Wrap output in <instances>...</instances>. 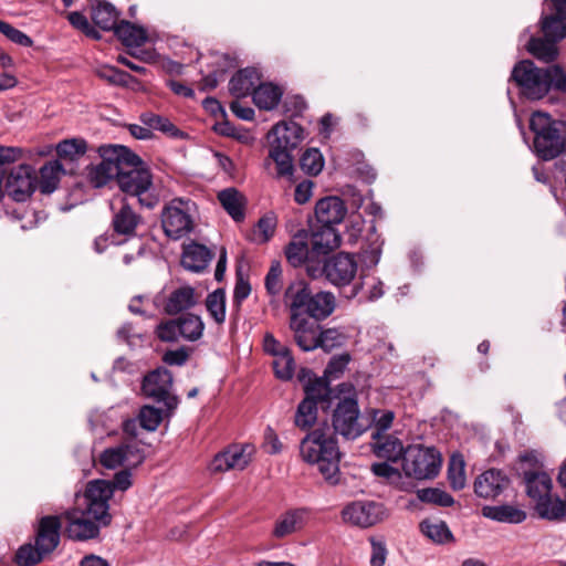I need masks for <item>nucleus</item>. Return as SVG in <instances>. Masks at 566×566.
I'll return each instance as SVG.
<instances>
[{"label": "nucleus", "instance_id": "obj_1", "mask_svg": "<svg viewBox=\"0 0 566 566\" xmlns=\"http://www.w3.org/2000/svg\"><path fill=\"white\" fill-rule=\"evenodd\" d=\"M112 491L104 482H88L83 500L84 506H75L63 513L65 533L74 541H88L99 535L101 528L112 522L109 500Z\"/></svg>", "mask_w": 566, "mask_h": 566}, {"label": "nucleus", "instance_id": "obj_2", "mask_svg": "<svg viewBox=\"0 0 566 566\" xmlns=\"http://www.w3.org/2000/svg\"><path fill=\"white\" fill-rule=\"evenodd\" d=\"M510 80L531 101L542 99L551 91L566 93V71L559 64L538 67L533 61L523 60L514 65Z\"/></svg>", "mask_w": 566, "mask_h": 566}, {"label": "nucleus", "instance_id": "obj_3", "mask_svg": "<svg viewBox=\"0 0 566 566\" xmlns=\"http://www.w3.org/2000/svg\"><path fill=\"white\" fill-rule=\"evenodd\" d=\"M300 454L304 462L317 467L328 484L339 483L340 452L337 440L328 432V429L317 428L307 433L300 443Z\"/></svg>", "mask_w": 566, "mask_h": 566}, {"label": "nucleus", "instance_id": "obj_4", "mask_svg": "<svg viewBox=\"0 0 566 566\" xmlns=\"http://www.w3.org/2000/svg\"><path fill=\"white\" fill-rule=\"evenodd\" d=\"M534 133V149L543 160H552L566 149L565 124L553 119L549 114L534 112L530 118Z\"/></svg>", "mask_w": 566, "mask_h": 566}, {"label": "nucleus", "instance_id": "obj_5", "mask_svg": "<svg viewBox=\"0 0 566 566\" xmlns=\"http://www.w3.org/2000/svg\"><path fill=\"white\" fill-rule=\"evenodd\" d=\"M122 157L120 171L117 176V184L123 192L132 197H137L138 202L147 208H153L155 201L153 198L143 197L150 188L151 174L144 165L143 160L130 149L125 147Z\"/></svg>", "mask_w": 566, "mask_h": 566}, {"label": "nucleus", "instance_id": "obj_6", "mask_svg": "<svg viewBox=\"0 0 566 566\" xmlns=\"http://www.w3.org/2000/svg\"><path fill=\"white\" fill-rule=\"evenodd\" d=\"M358 263L355 255L348 252H338L324 260L319 266L310 262L306 266V273L312 279L325 277V280L336 287L348 286L356 277Z\"/></svg>", "mask_w": 566, "mask_h": 566}, {"label": "nucleus", "instance_id": "obj_7", "mask_svg": "<svg viewBox=\"0 0 566 566\" xmlns=\"http://www.w3.org/2000/svg\"><path fill=\"white\" fill-rule=\"evenodd\" d=\"M196 203L190 199L174 198L165 205L161 211V227L165 234L179 240L189 234L195 228Z\"/></svg>", "mask_w": 566, "mask_h": 566}, {"label": "nucleus", "instance_id": "obj_8", "mask_svg": "<svg viewBox=\"0 0 566 566\" xmlns=\"http://www.w3.org/2000/svg\"><path fill=\"white\" fill-rule=\"evenodd\" d=\"M442 464L440 452L433 447L408 446L402 457V471L408 478L429 480L438 475Z\"/></svg>", "mask_w": 566, "mask_h": 566}, {"label": "nucleus", "instance_id": "obj_9", "mask_svg": "<svg viewBox=\"0 0 566 566\" xmlns=\"http://www.w3.org/2000/svg\"><path fill=\"white\" fill-rule=\"evenodd\" d=\"M172 384V374L165 367H158L147 373L142 382L143 394L156 402H163L168 417L175 412L179 405V398L171 394Z\"/></svg>", "mask_w": 566, "mask_h": 566}, {"label": "nucleus", "instance_id": "obj_10", "mask_svg": "<svg viewBox=\"0 0 566 566\" xmlns=\"http://www.w3.org/2000/svg\"><path fill=\"white\" fill-rule=\"evenodd\" d=\"M333 428L335 433L347 440L358 438L369 428V423L359 415L356 398L345 397L339 400L333 413Z\"/></svg>", "mask_w": 566, "mask_h": 566}, {"label": "nucleus", "instance_id": "obj_11", "mask_svg": "<svg viewBox=\"0 0 566 566\" xmlns=\"http://www.w3.org/2000/svg\"><path fill=\"white\" fill-rule=\"evenodd\" d=\"M145 451L137 441H125L105 449L99 454V463L106 469L114 470L120 465L136 468L145 460Z\"/></svg>", "mask_w": 566, "mask_h": 566}, {"label": "nucleus", "instance_id": "obj_12", "mask_svg": "<svg viewBox=\"0 0 566 566\" xmlns=\"http://www.w3.org/2000/svg\"><path fill=\"white\" fill-rule=\"evenodd\" d=\"M36 187V175L31 165L21 164L10 170L3 188L4 193L18 202L27 201Z\"/></svg>", "mask_w": 566, "mask_h": 566}, {"label": "nucleus", "instance_id": "obj_13", "mask_svg": "<svg viewBox=\"0 0 566 566\" xmlns=\"http://www.w3.org/2000/svg\"><path fill=\"white\" fill-rule=\"evenodd\" d=\"M125 146L111 145L101 147L102 161L93 167L88 174L91 182L96 188L105 186L111 179L116 178L120 171L122 157Z\"/></svg>", "mask_w": 566, "mask_h": 566}, {"label": "nucleus", "instance_id": "obj_14", "mask_svg": "<svg viewBox=\"0 0 566 566\" xmlns=\"http://www.w3.org/2000/svg\"><path fill=\"white\" fill-rule=\"evenodd\" d=\"M386 516V510L381 503L371 501H355L344 507L342 517L345 522L359 527H369Z\"/></svg>", "mask_w": 566, "mask_h": 566}, {"label": "nucleus", "instance_id": "obj_15", "mask_svg": "<svg viewBox=\"0 0 566 566\" xmlns=\"http://www.w3.org/2000/svg\"><path fill=\"white\" fill-rule=\"evenodd\" d=\"M541 29L544 36L557 42L566 38V0H545Z\"/></svg>", "mask_w": 566, "mask_h": 566}, {"label": "nucleus", "instance_id": "obj_16", "mask_svg": "<svg viewBox=\"0 0 566 566\" xmlns=\"http://www.w3.org/2000/svg\"><path fill=\"white\" fill-rule=\"evenodd\" d=\"M290 328L297 346L304 352L317 348L319 325L311 321L306 315H293L290 317Z\"/></svg>", "mask_w": 566, "mask_h": 566}, {"label": "nucleus", "instance_id": "obj_17", "mask_svg": "<svg viewBox=\"0 0 566 566\" xmlns=\"http://www.w3.org/2000/svg\"><path fill=\"white\" fill-rule=\"evenodd\" d=\"M61 518L62 516L48 515L41 517L39 521L35 545L46 555L51 554L60 543Z\"/></svg>", "mask_w": 566, "mask_h": 566}, {"label": "nucleus", "instance_id": "obj_18", "mask_svg": "<svg viewBox=\"0 0 566 566\" xmlns=\"http://www.w3.org/2000/svg\"><path fill=\"white\" fill-rule=\"evenodd\" d=\"M510 484L507 475L497 469H490L481 473L474 481V492L479 497L494 499Z\"/></svg>", "mask_w": 566, "mask_h": 566}, {"label": "nucleus", "instance_id": "obj_19", "mask_svg": "<svg viewBox=\"0 0 566 566\" xmlns=\"http://www.w3.org/2000/svg\"><path fill=\"white\" fill-rule=\"evenodd\" d=\"M347 213L345 202L336 196L319 199L315 205L317 226H331L340 223Z\"/></svg>", "mask_w": 566, "mask_h": 566}, {"label": "nucleus", "instance_id": "obj_20", "mask_svg": "<svg viewBox=\"0 0 566 566\" xmlns=\"http://www.w3.org/2000/svg\"><path fill=\"white\" fill-rule=\"evenodd\" d=\"M311 252L317 255H326L340 247L342 237L331 226H316L311 234Z\"/></svg>", "mask_w": 566, "mask_h": 566}, {"label": "nucleus", "instance_id": "obj_21", "mask_svg": "<svg viewBox=\"0 0 566 566\" xmlns=\"http://www.w3.org/2000/svg\"><path fill=\"white\" fill-rule=\"evenodd\" d=\"M270 145L295 149L303 139L302 127L294 122H281L269 133Z\"/></svg>", "mask_w": 566, "mask_h": 566}, {"label": "nucleus", "instance_id": "obj_22", "mask_svg": "<svg viewBox=\"0 0 566 566\" xmlns=\"http://www.w3.org/2000/svg\"><path fill=\"white\" fill-rule=\"evenodd\" d=\"M312 292L310 285L304 280H296L289 284L284 292V303L290 310V317L295 315H305L303 312L306 308Z\"/></svg>", "mask_w": 566, "mask_h": 566}, {"label": "nucleus", "instance_id": "obj_23", "mask_svg": "<svg viewBox=\"0 0 566 566\" xmlns=\"http://www.w3.org/2000/svg\"><path fill=\"white\" fill-rule=\"evenodd\" d=\"M198 302L195 289L182 285L169 292L164 301V311L168 315H176L193 307Z\"/></svg>", "mask_w": 566, "mask_h": 566}, {"label": "nucleus", "instance_id": "obj_24", "mask_svg": "<svg viewBox=\"0 0 566 566\" xmlns=\"http://www.w3.org/2000/svg\"><path fill=\"white\" fill-rule=\"evenodd\" d=\"M307 511L305 509H293L281 514L273 527L272 535L275 538H284L305 525Z\"/></svg>", "mask_w": 566, "mask_h": 566}, {"label": "nucleus", "instance_id": "obj_25", "mask_svg": "<svg viewBox=\"0 0 566 566\" xmlns=\"http://www.w3.org/2000/svg\"><path fill=\"white\" fill-rule=\"evenodd\" d=\"M261 75L254 67H245L238 71L229 82L230 93L240 98L245 97L253 93L254 90L261 84Z\"/></svg>", "mask_w": 566, "mask_h": 566}, {"label": "nucleus", "instance_id": "obj_26", "mask_svg": "<svg viewBox=\"0 0 566 566\" xmlns=\"http://www.w3.org/2000/svg\"><path fill=\"white\" fill-rule=\"evenodd\" d=\"M312 254L308 248V235L305 230L298 231L285 248L286 260L294 268L313 262Z\"/></svg>", "mask_w": 566, "mask_h": 566}, {"label": "nucleus", "instance_id": "obj_27", "mask_svg": "<svg viewBox=\"0 0 566 566\" xmlns=\"http://www.w3.org/2000/svg\"><path fill=\"white\" fill-rule=\"evenodd\" d=\"M212 259L211 251L203 244L192 242L184 248L181 264L192 272L203 271Z\"/></svg>", "mask_w": 566, "mask_h": 566}, {"label": "nucleus", "instance_id": "obj_28", "mask_svg": "<svg viewBox=\"0 0 566 566\" xmlns=\"http://www.w3.org/2000/svg\"><path fill=\"white\" fill-rule=\"evenodd\" d=\"M218 200L235 222L244 220L247 199L238 189L230 187L221 190L218 193Z\"/></svg>", "mask_w": 566, "mask_h": 566}, {"label": "nucleus", "instance_id": "obj_29", "mask_svg": "<svg viewBox=\"0 0 566 566\" xmlns=\"http://www.w3.org/2000/svg\"><path fill=\"white\" fill-rule=\"evenodd\" d=\"M335 308V296L331 292H318L311 295L310 302L305 308V315L311 319H325Z\"/></svg>", "mask_w": 566, "mask_h": 566}, {"label": "nucleus", "instance_id": "obj_30", "mask_svg": "<svg viewBox=\"0 0 566 566\" xmlns=\"http://www.w3.org/2000/svg\"><path fill=\"white\" fill-rule=\"evenodd\" d=\"M524 481L526 484L527 495L536 502L551 493L552 479L543 471L524 472Z\"/></svg>", "mask_w": 566, "mask_h": 566}, {"label": "nucleus", "instance_id": "obj_31", "mask_svg": "<svg viewBox=\"0 0 566 566\" xmlns=\"http://www.w3.org/2000/svg\"><path fill=\"white\" fill-rule=\"evenodd\" d=\"M373 450L378 458L386 459L391 462L398 461L405 455L402 442L392 436H382L373 439Z\"/></svg>", "mask_w": 566, "mask_h": 566}, {"label": "nucleus", "instance_id": "obj_32", "mask_svg": "<svg viewBox=\"0 0 566 566\" xmlns=\"http://www.w3.org/2000/svg\"><path fill=\"white\" fill-rule=\"evenodd\" d=\"M419 527L421 533L436 544L444 545L454 542V536L444 521L426 518Z\"/></svg>", "mask_w": 566, "mask_h": 566}, {"label": "nucleus", "instance_id": "obj_33", "mask_svg": "<svg viewBox=\"0 0 566 566\" xmlns=\"http://www.w3.org/2000/svg\"><path fill=\"white\" fill-rule=\"evenodd\" d=\"M483 516L510 524H520L526 520V513L514 505L484 506L482 509Z\"/></svg>", "mask_w": 566, "mask_h": 566}, {"label": "nucleus", "instance_id": "obj_34", "mask_svg": "<svg viewBox=\"0 0 566 566\" xmlns=\"http://www.w3.org/2000/svg\"><path fill=\"white\" fill-rule=\"evenodd\" d=\"M139 222L140 217L133 211L128 203L124 202L122 208L114 213L112 226L117 234L133 235Z\"/></svg>", "mask_w": 566, "mask_h": 566}, {"label": "nucleus", "instance_id": "obj_35", "mask_svg": "<svg viewBox=\"0 0 566 566\" xmlns=\"http://www.w3.org/2000/svg\"><path fill=\"white\" fill-rule=\"evenodd\" d=\"M118 19L119 12L108 1H98L97 4L92 8V20L102 30H115L119 23Z\"/></svg>", "mask_w": 566, "mask_h": 566}, {"label": "nucleus", "instance_id": "obj_36", "mask_svg": "<svg viewBox=\"0 0 566 566\" xmlns=\"http://www.w3.org/2000/svg\"><path fill=\"white\" fill-rule=\"evenodd\" d=\"M283 92L280 86L272 83H261L253 92V102L260 109H274L281 98Z\"/></svg>", "mask_w": 566, "mask_h": 566}, {"label": "nucleus", "instance_id": "obj_37", "mask_svg": "<svg viewBox=\"0 0 566 566\" xmlns=\"http://www.w3.org/2000/svg\"><path fill=\"white\" fill-rule=\"evenodd\" d=\"M527 51L538 61L544 63L554 62L559 54L557 41L544 38H531L527 43Z\"/></svg>", "mask_w": 566, "mask_h": 566}, {"label": "nucleus", "instance_id": "obj_38", "mask_svg": "<svg viewBox=\"0 0 566 566\" xmlns=\"http://www.w3.org/2000/svg\"><path fill=\"white\" fill-rule=\"evenodd\" d=\"M536 511L542 518L548 521L566 520V500L552 496L551 493L536 502Z\"/></svg>", "mask_w": 566, "mask_h": 566}, {"label": "nucleus", "instance_id": "obj_39", "mask_svg": "<svg viewBox=\"0 0 566 566\" xmlns=\"http://www.w3.org/2000/svg\"><path fill=\"white\" fill-rule=\"evenodd\" d=\"M115 35L126 46H140L147 41V33L143 27L120 20L114 30Z\"/></svg>", "mask_w": 566, "mask_h": 566}, {"label": "nucleus", "instance_id": "obj_40", "mask_svg": "<svg viewBox=\"0 0 566 566\" xmlns=\"http://www.w3.org/2000/svg\"><path fill=\"white\" fill-rule=\"evenodd\" d=\"M293 149L276 147L270 145L269 158L274 161L276 166V178H286L293 182L294 166L292 161L291 151Z\"/></svg>", "mask_w": 566, "mask_h": 566}, {"label": "nucleus", "instance_id": "obj_41", "mask_svg": "<svg viewBox=\"0 0 566 566\" xmlns=\"http://www.w3.org/2000/svg\"><path fill=\"white\" fill-rule=\"evenodd\" d=\"M62 171L63 167L57 160L43 165L40 169V191L45 195L52 193L57 188Z\"/></svg>", "mask_w": 566, "mask_h": 566}, {"label": "nucleus", "instance_id": "obj_42", "mask_svg": "<svg viewBox=\"0 0 566 566\" xmlns=\"http://www.w3.org/2000/svg\"><path fill=\"white\" fill-rule=\"evenodd\" d=\"M177 319L180 329V338H184L188 342H196L201 338L205 324L200 316L195 314H187L178 317Z\"/></svg>", "mask_w": 566, "mask_h": 566}, {"label": "nucleus", "instance_id": "obj_43", "mask_svg": "<svg viewBox=\"0 0 566 566\" xmlns=\"http://www.w3.org/2000/svg\"><path fill=\"white\" fill-rule=\"evenodd\" d=\"M369 416L365 422H368L369 428L374 429L373 439L382 437L390 429L396 417L395 412L389 409H371Z\"/></svg>", "mask_w": 566, "mask_h": 566}, {"label": "nucleus", "instance_id": "obj_44", "mask_svg": "<svg viewBox=\"0 0 566 566\" xmlns=\"http://www.w3.org/2000/svg\"><path fill=\"white\" fill-rule=\"evenodd\" d=\"M206 308L216 324L222 325L226 322V292L217 289L209 293L206 298Z\"/></svg>", "mask_w": 566, "mask_h": 566}, {"label": "nucleus", "instance_id": "obj_45", "mask_svg": "<svg viewBox=\"0 0 566 566\" xmlns=\"http://www.w3.org/2000/svg\"><path fill=\"white\" fill-rule=\"evenodd\" d=\"M87 144L82 138L64 139L56 145V154L61 159L76 161L85 155Z\"/></svg>", "mask_w": 566, "mask_h": 566}, {"label": "nucleus", "instance_id": "obj_46", "mask_svg": "<svg viewBox=\"0 0 566 566\" xmlns=\"http://www.w3.org/2000/svg\"><path fill=\"white\" fill-rule=\"evenodd\" d=\"M317 419V405L316 401L303 399L297 406L295 412L294 423L302 430L310 429Z\"/></svg>", "mask_w": 566, "mask_h": 566}, {"label": "nucleus", "instance_id": "obj_47", "mask_svg": "<svg viewBox=\"0 0 566 566\" xmlns=\"http://www.w3.org/2000/svg\"><path fill=\"white\" fill-rule=\"evenodd\" d=\"M232 470H243L251 461L252 448L250 446L234 444L223 451Z\"/></svg>", "mask_w": 566, "mask_h": 566}, {"label": "nucleus", "instance_id": "obj_48", "mask_svg": "<svg viewBox=\"0 0 566 566\" xmlns=\"http://www.w3.org/2000/svg\"><path fill=\"white\" fill-rule=\"evenodd\" d=\"M464 461L461 455L453 454L449 462L448 479L454 491L462 490L465 486Z\"/></svg>", "mask_w": 566, "mask_h": 566}, {"label": "nucleus", "instance_id": "obj_49", "mask_svg": "<svg viewBox=\"0 0 566 566\" xmlns=\"http://www.w3.org/2000/svg\"><path fill=\"white\" fill-rule=\"evenodd\" d=\"M417 497L424 503H432L439 506L449 507L453 505V497L443 490L426 488L417 491Z\"/></svg>", "mask_w": 566, "mask_h": 566}, {"label": "nucleus", "instance_id": "obj_50", "mask_svg": "<svg viewBox=\"0 0 566 566\" xmlns=\"http://www.w3.org/2000/svg\"><path fill=\"white\" fill-rule=\"evenodd\" d=\"M346 335L337 328H327L321 331L318 334L317 348L324 352H331L335 348L342 347L346 343Z\"/></svg>", "mask_w": 566, "mask_h": 566}, {"label": "nucleus", "instance_id": "obj_51", "mask_svg": "<svg viewBox=\"0 0 566 566\" xmlns=\"http://www.w3.org/2000/svg\"><path fill=\"white\" fill-rule=\"evenodd\" d=\"M140 122L150 130L157 129L171 136L177 135L178 132L176 126L168 118L151 112L143 113L140 115Z\"/></svg>", "mask_w": 566, "mask_h": 566}, {"label": "nucleus", "instance_id": "obj_52", "mask_svg": "<svg viewBox=\"0 0 566 566\" xmlns=\"http://www.w3.org/2000/svg\"><path fill=\"white\" fill-rule=\"evenodd\" d=\"M45 555L38 545L24 544L15 553V563L18 566H34L42 562Z\"/></svg>", "mask_w": 566, "mask_h": 566}, {"label": "nucleus", "instance_id": "obj_53", "mask_svg": "<svg viewBox=\"0 0 566 566\" xmlns=\"http://www.w3.org/2000/svg\"><path fill=\"white\" fill-rule=\"evenodd\" d=\"M300 165L305 174L316 176L324 167V159L318 149L312 148L302 155Z\"/></svg>", "mask_w": 566, "mask_h": 566}, {"label": "nucleus", "instance_id": "obj_54", "mask_svg": "<svg viewBox=\"0 0 566 566\" xmlns=\"http://www.w3.org/2000/svg\"><path fill=\"white\" fill-rule=\"evenodd\" d=\"M276 218L274 214L269 213L259 219L254 229V241L258 243L268 242L275 232Z\"/></svg>", "mask_w": 566, "mask_h": 566}, {"label": "nucleus", "instance_id": "obj_55", "mask_svg": "<svg viewBox=\"0 0 566 566\" xmlns=\"http://www.w3.org/2000/svg\"><path fill=\"white\" fill-rule=\"evenodd\" d=\"M163 420V411L153 406H144L138 413V421L142 428L155 431Z\"/></svg>", "mask_w": 566, "mask_h": 566}, {"label": "nucleus", "instance_id": "obj_56", "mask_svg": "<svg viewBox=\"0 0 566 566\" xmlns=\"http://www.w3.org/2000/svg\"><path fill=\"white\" fill-rule=\"evenodd\" d=\"M273 368L275 376L282 380H290L295 370V361L291 355V352H286L283 355H279L273 361Z\"/></svg>", "mask_w": 566, "mask_h": 566}, {"label": "nucleus", "instance_id": "obj_57", "mask_svg": "<svg viewBox=\"0 0 566 566\" xmlns=\"http://www.w3.org/2000/svg\"><path fill=\"white\" fill-rule=\"evenodd\" d=\"M305 397L304 399H310V401L318 402L326 401L329 397V388L326 382L321 379H315L312 382H308L305 388Z\"/></svg>", "mask_w": 566, "mask_h": 566}, {"label": "nucleus", "instance_id": "obj_58", "mask_svg": "<svg viewBox=\"0 0 566 566\" xmlns=\"http://www.w3.org/2000/svg\"><path fill=\"white\" fill-rule=\"evenodd\" d=\"M178 319L161 322L156 328V335L161 342L174 343L180 338Z\"/></svg>", "mask_w": 566, "mask_h": 566}, {"label": "nucleus", "instance_id": "obj_59", "mask_svg": "<svg viewBox=\"0 0 566 566\" xmlns=\"http://www.w3.org/2000/svg\"><path fill=\"white\" fill-rule=\"evenodd\" d=\"M0 33L18 45L28 48L33 44V41L29 35L2 20H0Z\"/></svg>", "mask_w": 566, "mask_h": 566}, {"label": "nucleus", "instance_id": "obj_60", "mask_svg": "<svg viewBox=\"0 0 566 566\" xmlns=\"http://www.w3.org/2000/svg\"><path fill=\"white\" fill-rule=\"evenodd\" d=\"M369 543L371 547L369 558L370 566H385L388 557V549L385 541L378 537H370Z\"/></svg>", "mask_w": 566, "mask_h": 566}, {"label": "nucleus", "instance_id": "obj_61", "mask_svg": "<svg viewBox=\"0 0 566 566\" xmlns=\"http://www.w3.org/2000/svg\"><path fill=\"white\" fill-rule=\"evenodd\" d=\"M350 357L348 354L337 355L331 358L329 363L326 366L324 371V376L327 379H337L346 369Z\"/></svg>", "mask_w": 566, "mask_h": 566}, {"label": "nucleus", "instance_id": "obj_62", "mask_svg": "<svg viewBox=\"0 0 566 566\" xmlns=\"http://www.w3.org/2000/svg\"><path fill=\"white\" fill-rule=\"evenodd\" d=\"M282 269L279 262H273L266 276H265V289L269 294L277 295L282 289Z\"/></svg>", "mask_w": 566, "mask_h": 566}, {"label": "nucleus", "instance_id": "obj_63", "mask_svg": "<svg viewBox=\"0 0 566 566\" xmlns=\"http://www.w3.org/2000/svg\"><path fill=\"white\" fill-rule=\"evenodd\" d=\"M96 75L112 84L124 85L127 83L128 74L114 66L103 65L96 70Z\"/></svg>", "mask_w": 566, "mask_h": 566}, {"label": "nucleus", "instance_id": "obj_64", "mask_svg": "<svg viewBox=\"0 0 566 566\" xmlns=\"http://www.w3.org/2000/svg\"><path fill=\"white\" fill-rule=\"evenodd\" d=\"M92 482H104L106 483L111 491L112 495L114 494L115 490L119 491H126L132 485V473L128 470H122L117 472L113 479V481H106V480H93Z\"/></svg>", "mask_w": 566, "mask_h": 566}]
</instances>
